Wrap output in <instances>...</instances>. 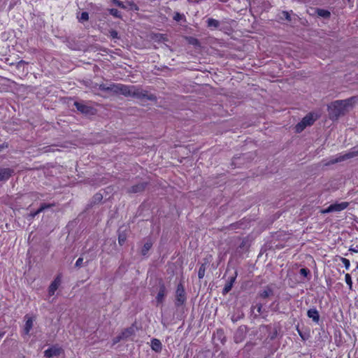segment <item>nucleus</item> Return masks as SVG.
I'll list each match as a JSON object with an SVG mask.
<instances>
[{"label":"nucleus","mask_w":358,"mask_h":358,"mask_svg":"<svg viewBox=\"0 0 358 358\" xmlns=\"http://www.w3.org/2000/svg\"><path fill=\"white\" fill-rule=\"evenodd\" d=\"M355 96H352L344 100H336L328 105V113L330 120H337L340 117L345 115L350 108H352L355 103Z\"/></svg>","instance_id":"nucleus-1"},{"label":"nucleus","mask_w":358,"mask_h":358,"mask_svg":"<svg viewBox=\"0 0 358 358\" xmlns=\"http://www.w3.org/2000/svg\"><path fill=\"white\" fill-rule=\"evenodd\" d=\"M128 91L129 93L127 94V97L130 96L140 100H157V97L155 94H149L148 91L134 85H129Z\"/></svg>","instance_id":"nucleus-2"},{"label":"nucleus","mask_w":358,"mask_h":358,"mask_svg":"<svg viewBox=\"0 0 358 358\" xmlns=\"http://www.w3.org/2000/svg\"><path fill=\"white\" fill-rule=\"evenodd\" d=\"M129 85H123L121 83H111L110 85L101 84L99 86V89L101 91L106 92H112L115 95L122 94L127 96Z\"/></svg>","instance_id":"nucleus-3"},{"label":"nucleus","mask_w":358,"mask_h":358,"mask_svg":"<svg viewBox=\"0 0 358 358\" xmlns=\"http://www.w3.org/2000/svg\"><path fill=\"white\" fill-rule=\"evenodd\" d=\"M317 120V117H314V114L312 113H309L307 114L300 122H299L296 127V133H301L302 131L304 130V129L308 126H311L314 124L315 120Z\"/></svg>","instance_id":"nucleus-4"},{"label":"nucleus","mask_w":358,"mask_h":358,"mask_svg":"<svg viewBox=\"0 0 358 358\" xmlns=\"http://www.w3.org/2000/svg\"><path fill=\"white\" fill-rule=\"evenodd\" d=\"M187 296L186 292L185 290V287L182 283L178 285L176 291V301L175 306L177 308H179L184 305L186 302Z\"/></svg>","instance_id":"nucleus-5"},{"label":"nucleus","mask_w":358,"mask_h":358,"mask_svg":"<svg viewBox=\"0 0 358 358\" xmlns=\"http://www.w3.org/2000/svg\"><path fill=\"white\" fill-rule=\"evenodd\" d=\"M148 185V181L141 180L140 182L133 185L130 187L127 188L126 192L129 194L142 193L145 190Z\"/></svg>","instance_id":"nucleus-6"},{"label":"nucleus","mask_w":358,"mask_h":358,"mask_svg":"<svg viewBox=\"0 0 358 358\" xmlns=\"http://www.w3.org/2000/svg\"><path fill=\"white\" fill-rule=\"evenodd\" d=\"M73 105L77 110L85 115H92L95 114V110L88 105L84 103L83 101H75Z\"/></svg>","instance_id":"nucleus-7"},{"label":"nucleus","mask_w":358,"mask_h":358,"mask_svg":"<svg viewBox=\"0 0 358 358\" xmlns=\"http://www.w3.org/2000/svg\"><path fill=\"white\" fill-rule=\"evenodd\" d=\"M349 206V203L346 201H343L341 203H336L331 204L327 208L322 210V213H329L332 212H340L344 209H345Z\"/></svg>","instance_id":"nucleus-8"},{"label":"nucleus","mask_w":358,"mask_h":358,"mask_svg":"<svg viewBox=\"0 0 358 358\" xmlns=\"http://www.w3.org/2000/svg\"><path fill=\"white\" fill-rule=\"evenodd\" d=\"M248 333V328L245 325L240 326L236 331L234 340L236 343H241L244 341Z\"/></svg>","instance_id":"nucleus-9"},{"label":"nucleus","mask_w":358,"mask_h":358,"mask_svg":"<svg viewBox=\"0 0 358 358\" xmlns=\"http://www.w3.org/2000/svg\"><path fill=\"white\" fill-rule=\"evenodd\" d=\"M357 156H358V150H356V148H353L351 151L331 161L329 164H335L337 162H341L345 159L355 157Z\"/></svg>","instance_id":"nucleus-10"},{"label":"nucleus","mask_w":358,"mask_h":358,"mask_svg":"<svg viewBox=\"0 0 358 358\" xmlns=\"http://www.w3.org/2000/svg\"><path fill=\"white\" fill-rule=\"evenodd\" d=\"M14 169L0 167V183L6 182L13 174Z\"/></svg>","instance_id":"nucleus-11"},{"label":"nucleus","mask_w":358,"mask_h":358,"mask_svg":"<svg viewBox=\"0 0 358 358\" xmlns=\"http://www.w3.org/2000/svg\"><path fill=\"white\" fill-rule=\"evenodd\" d=\"M166 295V288L164 282L162 281L159 283V292L156 296V301L157 303H162L164 301V298Z\"/></svg>","instance_id":"nucleus-12"},{"label":"nucleus","mask_w":358,"mask_h":358,"mask_svg":"<svg viewBox=\"0 0 358 358\" xmlns=\"http://www.w3.org/2000/svg\"><path fill=\"white\" fill-rule=\"evenodd\" d=\"M61 282V276L59 275L55 278L48 287V294L50 296L55 294V291L58 289Z\"/></svg>","instance_id":"nucleus-13"},{"label":"nucleus","mask_w":358,"mask_h":358,"mask_svg":"<svg viewBox=\"0 0 358 358\" xmlns=\"http://www.w3.org/2000/svg\"><path fill=\"white\" fill-rule=\"evenodd\" d=\"M62 349L56 346H52L44 352V356L47 358L57 357L60 355Z\"/></svg>","instance_id":"nucleus-14"},{"label":"nucleus","mask_w":358,"mask_h":358,"mask_svg":"<svg viewBox=\"0 0 358 358\" xmlns=\"http://www.w3.org/2000/svg\"><path fill=\"white\" fill-rule=\"evenodd\" d=\"M207 27L210 30L219 29L220 27V22L217 20L209 17L206 21Z\"/></svg>","instance_id":"nucleus-15"},{"label":"nucleus","mask_w":358,"mask_h":358,"mask_svg":"<svg viewBox=\"0 0 358 358\" xmlns=\"http://www.w3.org/2000/svg\"><path fill=\"white\" fill-rule=\"evenodd\" d=\"M236 275H237V273L236 272L235 273V275L234 276H232L231 277L229 280L227 281V282L226 283L223 290H222V294L223 295H226L227 293H229L232 287H233V285L236 280Z\"/></svg>","instance_id":"nucleus-16"},{"label":"nucleus","mask_w":358,"mask_h":358,"mask_svg":"<svg viewBox=\"0 0 358 358\" xmlns=\"http://www.w3.org/2000/svg\"><path fill=\"white\" fill-rule=\"evenodd\" d=\"M307 315L309 318H311L313 322H318L320 320V314L316 308H310L307 312Z\"/></svg>","instance_id":"nucleus-17"},{"label":"nucleus","mask_w":358,"mask_h":358,"mask_svg":"<svg viewBox=\"0 0 358 358\" xmlns=\"http://www.w3.org/2000/svg\"><path fill=\"white\" fill-rule=\"evenodd\" d=\"M273 295V290L269 286H266L263 291H261L258 293V296L262 299H266Z\"/></svg>","instance_id":"nucleus-18"},{"label":"nucleus","mask_w":358,"mask_h":358,"mask_svg":"<svg viewBox=\"0 0 358 358\" xmlns=\"http://www.w3.org/2000/svg\"><path fill=\"white\" fill-rule=\"evenodd\" d=\"M151 348L156 352H160L162 349V345L159 339L153 338L151 341Z\"/></svg>","instance_id":"nucleus-19"},{"label":"nucleus","mask_w":358,"mask_h":358,"mask_svg":"<svg viewBox=\"0 0 358 358\" xmlns=\"http://www.w3.org/2000/svg\"><path fill=\"white\" fill-rule=\"evenodd\" d=\"M25 318H27V321H26V323H25L24 331L25 334H29L30 330L33 327L34 320H33L32 317H28L27 315H25Z\"/></svg>","instance_id":"nucleus-20"},{"label":"nucleus","mask_w":358,"mask_h":358,"mask_svg":"<svg viewBox=\"0 0 358 358\" xmlns=\"http://www.w3.org/2000/svg\"><path fill=\"white\" fill-rule=\"evenodd\" d=\"M117 232H118V243L120 245H122L127 240V234L125 230H122V227H120L118 229Z\"/></svg>","instance_id":"nucleus-21"},{"label":"nucleus","mask_w":358,"mask_h":358,"mask_svg":"<svg viewBox=\"0 0 358 358\" xmlns=\"http://www.w3.org/2000/svg\"><path fill=\"white\" fill-rule=\"evenodd\" d=\"M103 199V195L101 193L95 194L92 198L90 204L89 206H92L93 205H96L99 203Z\"/></svg>","instance_id":"nucleus-22"},{"label":"nucleus","mask_w":358,"mask_h":358,"mask_svg":"<svg viewBox=\"0 0 358 358\" xmlns=\"http://www.w3.org/2000/svg\"><path fill=\"white\" fill-rule=\"evenodd\" d=\"M152 246V243L150 240H148L143 245L142 250H141V254L143 255H145L150 250V248Z\"/></svg>","instance_id":"nucleus-23"},{"label":"nucleus","mask_w":358,"mask_h":358,"mask_svg":"<svg viewBox=\"0 0 358 358\" xmlns=\"http://www.w3.org/2000/svg\"><path fill=\"white\" fill-rule=\"evenodd\" d=\"M317 13L319 16L322 17L324 18H328L331 15V13L329 10L320 8H318L317 10Z\"/></svg>","instance_id":"nucleus-24"},{"label":"nucleus","mask_w":358,"mask_h":358,"mask_svg":"<svg viewBox=\"0 0 358 358\" xmlns=\"http://www.w3.org/2000/svg\"><path fill=\"white\" fill-rule=\"evenodd\" d=\"M279 17L280 20H286L287 22H291L292 21V17H291V15L289 12L287 11H282L280 14H279Z\"/></svg>","instance_id":"nucleus-25"},{"label":"nucleus","mask_w":358,"mask_h":358,"mask_svg":"<svg viewBox=\"0 0 358 358\" xmlns=\"http://www.w3.org/2000/svg\"><path fill=\"white\" fill-rule=\"evenodd\" d=\"M187 39V42L189 44H191V45H192L194 46H196V47L201 46V43L197 38L190 36V37H188Z\"/></svg>","instance_id":"nucleus-26"},{"label":"nucleus","mask_w":358,"mask_h":358,"mask_svg":"<svg viewBox=\"0 0 358 358\" xmlns=\"http://www.w3.org/2000/svg\"><path fill=\"white\" fill-rule=\"evenodd\" d=\"M88 264V262H83V257H79L76 264H75V267L77 268H80V267L82 266H87Z\"/></svg>","instance_id":"nucleus-27"},{"label":"nucleus","mask_w":358,"mask_h":358,"mask_svg":"<svg viewBox=\"0 0 358 358\" xmlns=\"http://www.w3.org/2000/svg\"><path fill=\"white\" fill-rule=\"evenodd\" d=\"M206 272V264H202L199 269L198 277L199 279H202L205 275Z\"/></svg>","instance_id":"nucleus-28"},{"label":"nucleus","mask_w":358,"mask_h":358,"mask_svg":"<svg viewBox=\"0 0 358 358\" xmlns=\"http://www.w3.org/2000/svg\"><path fill=\"white\" fill-rule=\"evenodd\" d=\"M299 273L301 275H303V277L310 279V270L308 268H301L300 271H299Z\"/></svg>","instance_id":"nucleus-29"},{"label":"nucleus","mask_w":358,"mask_h":358,"mask_svg":"<svg viewBox=\"0 0 358 358\" xmlns=\"http://www.w3.org/2000/svg\"><path fill=\"white\" fill-rule=\"evenodd\" d=\"M54 206H55V203H43L41 204L39 208H41V210H42V212H43L44 210L51 208L52 207H54Z\"/></svg>","instance_id":"nucleus-30"},{"label":"nucleus","mask_w":358,"mask_h":358,"mask_svg":"<svg viewBox=\"0 0 358 358\" xmlns=\"http://www.w3.org/2000/svg\"><path fill=\"white\" fill-rule=\"evenodd\" d=\"M41 212H42V210H41V208H38V209L36 210V211L31 212L29 214H28L27 216V218L29 220H32L37 215H38Z\"/></svg>","instance_id":"nucleus-31"},{"label":"nucleus","mask_w":358,"mask_h":358,"mask_svg":"<svg viewBox=\"0 0 358 358\" xmlns=\"http://www.w3.org/2000/svg\"><path fill=\"white\" fill-rule=\"evenodd\" d=\"M109 13L117 17V18H120L121 17V13L116 8H111L109 10Z\"/></svg>","instance_id":"nucleus-32"},{"label":"nucleus","mask_w":358,"mask_h":358,"mask_svg":"<svg viewBox=\"0 0 358 358\" xmlns=\"http://www.w3.org/2000/svg\"><path fill=\"white\" fill-rule=\"evenodd\" d=\"M78 19L80 22L87 21L89 20V13L87 12H83Z\"/></svg>","instance_id":"nucleus-33"},{"label":"nucleus","mask_w":358,"mask_h":358,"mask_svg":"<svg viewBox=\"0 0 358 358\" xmlns=\"http://www.w3.org/2000/svg\"><path fill=\"white\" fill-rule=\"evenodd\" d=\"M185 17L184 15L183 14H180V13L178 12H176L175 13V15L173 16V20H176V22H179L181 20H182L183 18Z\"/></svg>","instance_id":"nucleus-34"},{"label":"nucleus","mask_w":358,"mask_h":358,"mask_svg":"<svg viewBox=\"0 0 358 358\" xmlns=\"http://www.w3.org/2000/svg\"><path fill=\"white\" fill-rule=\"evenodd\" d=\"M345 282L350 286V288H351L352 285V281L351 275L349 273L345 274Z\"/></svg>","instance_id":"nucleus-35"},{"label":"nucleus","mask_w":358,"mask_h":358,"mask_svg":"<svg viewBox=\"0 0 358 358\" xmlns=\"http://www.w3.org/2000/svg\"><path fill=\"white\" fill-rule=\"evenodd\" d=\"M341 262L345 265V267L346 269H348L350 265V261L348 259H345L344 257L341 258Z\"/></svg>","instance_id":"nucleus-36"},{"label":"nucleus","mask_w":358,"mask_h":358,"mask_svg":"<svg viewBox=\"0 0 358 358\" xmlns=\"http://www.w3.org/2000/svg\"><path fill=\"white\" fill-rule=\"evenodd\" d=\"M55 145H50L45 147L43 149L45 150V152H55V150H57V149H55Z\"/></svg>","instance_id":"nucleus-37"},{"label":"nucleus","mask_w":358,"mask_h":358,"mask_svg":"<svg viewBox=\"0 0 358 358\" xmlns=\"http://www.w3.org/2000/svg\"><path fill=\"white\" fill-rule=\"evenodd\" d=\"M113 2L117 5V6L120 7V8H124L125 6H124L123 3L119 0H112Z\"/></svg>","instance_id":"nucleus-38"},{"label":"nucleus","mask_w":358,"mask_h":358,"mask_svg":"<svg viewBox=\"0 0 358 358\" xmlns=\"http://www.w3.org/2000/svg\"><path fill=\"white\" fill-rule=\"evenodd\" d=\"M110 36L113 38H118V33L117 31H116L115 30H111L110 31Z\"/></svg>","instance_id":"nucleus-39"},{"label":"nucleus","mask_w":358,"mask_h":358,"mask_svg":"<svg viewBox=\"0 0 358 358\" xmlns=\"http://www.w3.org/2000/svg\"><path fill=\"white\" fill-rule=\"evenodd\" d=\"M257 308V310L259 313H262V303H257L255 306Z\"/></svg>","instance_id":"nucleus-40"},{"label":"nucleus","mask_w":358,"mask_h":358,"mask_svg":"<svg viewBox=\"0 0 358 358\" xmlns=\"http://www.w3.org/2000/svg\"><path fill=\"white\" fill-rule=\"evenodd\" d=\"M6 148H8L7 143H3V144L0 145V152L2 151Z\"/></svg>","instance_id":"nucleus-41"},{"label":"nucleus","mask_w":358,"mask_h":358,"mask_svg":"<svg viewBox=\"0 0 358 358\" xmlns=\"http://www.w3.org/2000/svg\"><path fill=\"white\" fill-rule=\"evenodd\" d=\"M350 251L357 253L358 252V246H356L355 248H350Z\"/></svg>","instance_id":"nucleus-42"},{"label":"nucleus","mask_w":358,"mask_h":358,"mask_svg":"<svg viewBox=\"0 0 358 358\" xmlns=\"http://www.w3.org/2000/svg\"><path fill=\"white\" fill-rule=\"evenodd\" d=\"M24 64H27V63H26L24 60H20V61L17 63V67H20L21 65Z\"/></svg>","instance_id":"nucleus-43"},{"label":"nucleus","mask_w":358,"mask_h":358,"mask_svg":"<svg viewBox=\"0 0 358 358\" xmlns=\"http://www.w3.org/2000/svg\"><path fill=\"white\" fill-rule=\"evenodd\" d=\"M126 333H127V334H129V333H130V330H129V329H127V330H126V332H124V333L122 334H123V336H124Z\"/></svg>","instance_id":"nucleus-44"},{"label":"nucleus","mask_w":358,"mask_h":358,"mask_svg":"<svg viewBox=\"0 0 358 358\" xmlns=\"http://www.w3.org/2000/svg\"><path fill=\"white\" fill-rule=\"evenodd\" d=\"M159 38H160L159 40H160L161 38H162L163 40H165V38L162 34H159Z\"/></svg>","instance_id":"nucleus-45"},{"label":"nucleus","mask_w":358,"mask_h":358,"mask_svg":"<svg viewBox=\"0 0 358 358\" xmlns=\"http://www.w3.org/2000/svg\"><path fill=\"white\" fill-rule=\"evenodd\" d=\"M243 246H244V243L243 242V243L241 244L240 247L241 248V247H243Z\"/></svg>","instance_id":"nucleus-46"},{"label":"nucleus","mask_w":358,"mask_h":358,"mask_svg":"<svg viewBox=\"0 0 358 358\" xmlns=\"http://www.w3.org/2000/svg\"><path fill=\"white\" fill-rule=\"evenodd\" d=\"M3 335V333L0 332V338L2 337Z\"/></svg>","instance_id":"nucleus-47"},{"label":"nucleus","mask_w":358,"mask_h":358,"mask_svg":"<svg viewBox=\"0 0 358 358\" xmlns=\"http://www.w3.org/2000/svg\"><path fill=\"white\" fill-rule=\"evenodd\" d=\"M276 334H277V331H275V334H273V336H275L276 335Z\"/></svg>","instance_id":"nucleus-48"},{"label":"nucleus","mask_w":358,"mask_h":358,"mask_svg":"<svg viewBox=\"0 0 358 358\" xmlns=\"http://www.w3.org/2000/svg\"><path fill=\"white\" fill-rule=\"evenodd\" d=\"M348 1H350V0H348Z\"/></svg>","instance_id":"nucleus-49"},{"label":"nucleus","mask_w":358,"mask_h":358,"mask_svg":"<svg viewBox=\"0 0 358 358\" xmlns=\"http://www.w3.org/2000/svg\"><path fill=\"white\" fill-rule=\"evenodd\" d=\"M327 358H329V357H327Z\"/></svg>","instance_id":"nucleus-50"}]
</instances>
